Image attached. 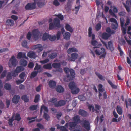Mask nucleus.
Returning a JSON list of instances; mask_svg holds the SVG:
<instances>
[{
	"mask_svg": "<svg viewBox=\"0 0 131 131\" xmlns=\"http://www.w3.org/2000/svg\"><path fill=\"white\" fill-rule=\"evenodd\" d=\"M57 129H60V131H67V130L66 128L63 126H60L59 124L56 125Z\"/></svg>",
	"mask_w": 131,
	"mask_h": 131,
	"instance_id": "nucleus-30",
	"label": "nucleus"
},
{
	"mask_svg": "<svg viewBox=\"0 0 131 131\" xmlns=\"http://www.w3.org/2000/svg\"><path fill=\"white\" fill-rule=\"evenodd\" d=\"M24 68L23 67L21 66H18L15 70V71L18 73L24 70Z\"/></svg>",
	"mask_w": 131,
	"mask_h": 131,
	"instance_id": "nucleus-27",
	"label": "nucleus"
},
{
	"mask_svg": "<svg viewBox=\"0 0 131 131\" xmlns=\"http://www.w3.org/2000/svg\"><path fill=\"white\" fill-rule=\"evenodd\" d=\"M21 118L20 117V115L18 113H16L15 117V120L18 121L20 120Z\"/></svg>",
	"mask_w": 131,
	"mask_h": 131,
	"instance_id": "nucleus-47",
	"label": "nucleus"
},
{
	"mask_svg": "<svg viewBox=\"0 0 131 131\" xmlns=\"http://www.w3.org/2000/svg\"><path fill=\"white\" fill-rule=\"evenodd\" d=\"M4 87L5 89L8 90H10L11 89V85L8 83H5Z\"/></svg>",
	"mask_w": 131,
	"mask_h": 131,
	"instance_id": "nucleus-38",
	"label": "nucleus"
},
{
	"mask_svg": "<svg viewBox=\"0 0 131 131\" xmlns=\"http://www.w3.org/2000/svg\"><path fill=\"white\" fill-rule=\"evenodd\" d=\"M35 66L34 68L35 70H37L38 72H40L42 71V69L41 68V66L39 65L37 63H36Z\"/></svg>",
	"mask_w": 131,
	"mask_h": 131,
	"instance_id": "nucleus-14",
	"label": "nucleus"
},
{
	"mask_svg": "<svg viewBox=\"0 0 131 131\" xmlns=\"http://www.w3.org/2000/svg\"><path fill=\"white\" fill-rule=\"evenodd\" d=\"M27 41L26 40H25L22 43L21 45L23 47H27Z\"/></svg>",
	"mask_w": 131,
	"mask_h": 131,
	"instance_id": "nucleus-62",
	"label": "nucleus"
},
{
	"mask_svg": "<svg viewBox=\"0 0 131 131\" xmlns=\"http://www.w3.org/2000/svg\"><path fill=\"white\" fill-rule=\"evenodd\" d=\"M125 104L126 107L127 108H128V106H131V99L130 98H129L128 99V102L129 103H128V101L127 99L125 100Z\"/></svg>",
	"mask_w": 131,
	"mask_h": 131,
	"instance_id": "nucleus-39",
	"label": "nucleus"
},
{
	"mask_svg": "<svg viewBox=\"0 0 131 131\" xmlns=\"http://www.w3.org/2000/svg\"><path fill=\"white\" fill-rule=\"evenodd\" d=\"M43 109L44 110V112H45L47 113L48 112V110L47 107L44 105H43L41 106V108L40 110V113L41 114L42 113Z\"/></svg>",
	"mask_w": 131,
	"mask_h": 131,
	"instance_id": "nucleus-29",
	"label": "nucleus"
},
{
	"mask_svg": "<svg viewBox=\"0 0 131 131\" xmlns=\"http://www.w3.org/2000/svg\"><path fill=\"white\" fill-rule=\"evenodd\" d=\"M6 72L7 71L6 70L3 71L1 75V78H3L5 77Z\"/></svg>",
	"mask_w": 131,
	"mask_h": 131,
	"instance_id": "nucleus-60",
	"label": "nucleus"
},
{
	"mask_svg": "<svg viewBox=\"0 0 131 131\" xmlns=\"http://www.w3.org/2000/svg\"><path fill=\"white\" fill-rule=\"evenodd\" d=\"M108 47L109 49L111 51H113L114 49V48L113 46V43L112 41H110L108 42Z\"/></svg>",
	"mask_w": 131,
	"mask_h": 131,
	"instance_id": "nucleus-31",
	"label": "nucleus"
},
{
	"mask_svg": "<svg viewBox=\"0 0 131 131\" xmlns=\"http://www.w3.org/2000/svg\"><path fill=\"white\" fill-rule=\"evenodd\" d=\"M78 114L84 117L88 115V112L82 109H80L78 111Z\"/></svg>",
	"mask_w": 131,
	"mask_h": 131,
	"instance_id": "nucleus-11",
	"label": "nucleus"
},
{
	"mask_svg": "<svg viewBox=\"0 0 131 131\" xmlns=\"http://www.w3.org/2000/svg\"><path fill=\"white\" fill-rule=\"evenodd\" d=\"M40 98V95L39 94H37L35 96L34 102L35 103L37 102L39 100Z\"/></svg>",
	"mask_w": 131,
	"mask_h": 131,
	"instance_id": "nucleus-53",
	"label": "nucleus"
},
{
	"mask_svg": "<svg viewBox=\"0 0 131 131\" xmlns=\"http://www.w3.org/2000/svg\"><path fill=\"white\" fill-rule=\"evenodd\" d=\"M69 87L71 90L74 89L76 87L75 83L73 82H70L69 84Z\"/></svg>",
	"mask_w": 131,
	"mask_h": 131,
	"instance_id": "nucleus-22",
	"label": "nucleus"
},
{
	"mask_svg": "<svg viewBox=\"0 0 131 131\" xmlns=\"http://www.w3.org/2000/svg\"><path fill=\"white\" fill-rule=\"evenodd\" d=\"M31 36V32H28L27 35V38L28 40L30 39Z\"/></svg>",
	"mask_w": 131,
	"mask_h": 131,
	"instance_id": "nucleus-64",
	"label": "nucleus"
},
{
	"mask_svg": "<svg viewBox=\"0 0 131 131\" xmlns=\"http://www.w3.org/2000/svg\"><path fill=\"white\" fill-rule=\"evenodd\" d=\"M6 23L7 25L10 26H13L14 24V21L12 19H7Z\"/></svg>",
	"mask_w": 131,
	"mask_h": 131,
	"instance_id": "nucleus-26",
	"label": "nucleus"
},
{
	"mask_svg": "<svg viewBox=\"0 0 131 131\" xmlns=\"http://www.w3.org/2000/svg\"><path fill=\"white\" fill-rule=\"evenodd\" d=\"M26 57L25 53L21 52H19L17 56V58L18 59H20L22 58H26Z\"/></svg>",
	"mask_w": 131,
	"mask_h": 131,
	"instance_id": "nucleus-17",
	"label": "nucleus"
},
{
	"mask_svg": "<svg viewBox=\"0 0 131 131\" xmlns=\"http://www.w3.org/2000/svg\"><path fill=\"white\" fill-rule=\"evenodd\" d=\"M108 83L114 89H116L117 88V86L113 84L111 81L110 80H108L107 81Z\"/></svg>",
	"mask_w": 131,
	"mask_h": 131,
	"instance_id": "nucleus-52",
	"label": "nucleus"
},
{
	"mask_svg": "<svg viewBox=\"0 0 131 131\" xmlns=\"http://www.w3.org/2000/svg\"><path fill=\"white\" fill-rule=\"evenodd\" d=\"M27 56L31 58H35V53L32 52H29L27 54Z\"/></svg>",
	"mask_w": 131,
	"mask_h": 131,
	"instance_id": "nucleus-28",
	"label": "nucleus"
},
{
	"mask_svg": "<svg viewBox=\"0 0 131 131\" xmlns=\"http://www.w3.org/2000/svg\"><path fill=\"white\" fill-rule=\"evenodd\" d=\"M56 91L60 93H62L64 91V88L61 85H59L57 86L56 88Z\"/></svg>",
	"mask_w": 131,
	"mask_h": 131,
	"instance_id": "nucleus-19",
	"label": "nucleus"
},
{
	"mask_svg": "<svg viewBox=\"0 0 131 131\" xmlns=\"http://www.w3.org/2000/svg\"><path fill=\"white\" fill-rule=\"evenodd\" d=\"M52 66L54 68H58L60 67V64L59 63H53L52 64Z\"/></svg>",
	"mask_w": 131,
	"mask_h": 131,
	"instance_id": "nucleus-46",
	"label": "nucleus"
},
{
	"mask_svg": "<svg viewBox=\"0 0 131 131\" xmlns=\"http://www.w3.org/2000/svg\"><path fill=\"white\" fill-rule=\"evenodd\" d=\"M116 110L117 113L119 115H121L122 113V108L120 106H117L116 107Z\"/></svg>",
	"mask_w": 131,
	"mask_h": 131,
	"instance_id": "nucleus-36",
	"label": "nucleus"
},
{
	"mask_svg": "<svg viewBox=\"0 0 131 131\" xmlns=\"http://www.w3.org/2000/svg\"><path fill=\"white\" fill-rule=\"evenodd\" d=\"M123 5L128 12H129L130 11V9L129 7L128 6L126 5L124 3L123 4Z\"/></svg>",
	"mask_w": 131,
	"mask_h": 131,
	"instance_id": "nucleus-63",
	"label": "nucleus"
},
{
	"mask_svg": "<svg viewBox=\"0 0 131 131\" xmlns=\"http://www.w3.org/2000/svg\"><path fill=\"white\" fill-rule=\"evenodd\" d=\"M65 28L66 30L71 32L73 31V29L72 28L69 24H67L65 26Z\"/></svg>",
	"mask_w": 131,
	"mask_h": 131,
	"instance_id": "nucleus-23",
	"label": "nucleus"
},
{
	"mask_svg": "<svg viewBox=\"0 0 131 131\" xmlns=\"http://www.w3.org/2000/svg\"><path fill=\"white\" fill-rule=\"evenodd\" d=\"M78 51L77 49L74 47L70 48L67 50V52L69 54L72 52H77Z\"/></svg>",
	"mask_w": 131,
	"mask_h": 131,
	"instance_id": "nucleus-21",
	"label": "nucleus"
},
{
	"mask_svg": "<svg viewBox=\"0 0 131 131\" xmlns=\"http://www.w3.org/2000/svg\"><path fill=\"white\" fill-rule=\"evenodd\" d=\"M57 56L56 53L53 52L48 54V57L51 59H53L56 58Z\"/></svg>",
	"mask_w": 131,
	"mask_h": 131,
	"instance_id": "nucleus-20",
	"label": "nucleus"
},
{
	"mask_svg": "<svg viewBox=\"0 0 131 131\" xmlns=\"http://www.w3.org/2000/svg\"><path fill=\"white\" fill-rule=\"evenodd\" d=\"M32 33L33 38L36 40L38 39L39 35L40 32L38 30L35 29L33 30L32 32Z\"/></svg>",
	"mask_w": 131,
	"mask_h": 131,
	"instance_id": "nucleus-7",
	"label": "nucleus"
},
{
	"mask_svg": "<svg viewBox=\"0 0 131 131\" xmlns=\"http://www.w3.org/2000/svg\"><path fill=\"white\" fill-rule=\"evenodd\" d=\"M37 4L39 7H41L44 6L45 3L44 2H39L37 3Z\"/></svg>",
	"mask_w": 131,
	"mask_h": 131,
	"instance_id": "nucleus-45",
	"label": "nucleus"
},
{
	"mask_svg": "<svg viewBox=\"0 0 131 131\" xmlns=\"http://www.w3.org/2000/svg\"><path fill=\"white\" fill-rule=\"evenodd\" d=\"M38 106L37 105H32L29 108V109L30 110L34 111L36 110L37 109Z\"/></svg>",
	"mask_w": 131,
	"mask_h": 131,
	"instance_id": "nucleus-50",
	"label": "nucleus"
},
{
	"mask_svg": "<svg viewBox=\"0 0 131 131\" xmlns=\"http://www.w3.org/2000/svg\"><path fill=\"white\" fill-rule=\"evenodd\" d=\"M43 68L45 69L51 70L52 69L51 64V63H49L44 65Z\"/></svg>",
	"mask_w": 131,
	"mask_h": 131,
	"instance_id": "nucleus-24",
	"label": "nucleus"
},
{
	"mask_svg": "<svg viewBox=\"0 0 131 131\" xmlns=\"http://www.w3.org/2000/svg\"><path fill=\"white\" fill-rule=\"evenodd\" d=\"M14 116H13L10 119L8 120V124L10 126H12L13 122L14 121Z\"/></svg>",
	"mask_w": 131,
	"mask_h": 131,
	"instance_id": "nucleus-51",
	"label": "nucleus"
},
{
	"mask_svg": "<svg viewBox=\"0 0 131 131\" xmlns=\"http://www.w3.org/2000/svg\"><path fill=\"white\" fill-rule=\"evenodd\" d=\"M92 28L91 27H89L88 29L89 37H92V40H94L95 38V36L94 34H92ZM91 44L92 45L95 46L94 47V48H99L101 45V44H98L97 41L96 40H92L91 42Z\"/></svg>",
	"mask_w": 131,
	"mask_h": 131,
	"instance_id": "nucleus-2",
	"label": "nucleus"
},
{
	"mask_svg": "<svg viewBox=\"0 0 131 131\" xmlns=\"http://www.w3.org/2000/svg\"><path fill=\"white\" fill-rule=\"evenodd\" d=\"M16 60L15 57L13 56L9 60L8 64L9 67L11 68L12 66L15 67L16 65Z\"/></svg>",
	"mask_w": 131,
	"mask_h": 131,
	"instance_id": "nucleus-6",
	"label": "nucleus"
},
{
	"mask_svg": "<svg viewBox=\"0 0 131 131\" xmlns=\"http://www.w3.org/2000/svg\"><path fill=\"white\" fill-rule=\"evenodd\" d=\"M55 15L59 18L60 20H63L64 18L63 16L61 14H59L58 15L56 14Z\"/></svg>",
	"mask_w": 131,
	"mask_h": 131,
	"instance_id": "nucleus-54",
	"label": "nucleus"
},
{
	"mask_svg": "<svg viewBox=\"0 0 131 131\" xmlns=\"http://www.w3.org/2000/svg\"><path fill=\"white\" fill-rule=\"evenodd\" d=\"M50 35L46 32L45 33L43 36L42 39L43 41H45L49 39Z\"/></svg>",
	"mask_w": 131,
	"mask_h": 131,
	"instance_id": "nucleus-32",
	"label": "nucleus"
},
{
	"mask_svg": "<svg viewBox=\"0 0 131 131\" xmlns=\"http://www.w3.org/2000/svg\"><path fill=\"white\" fill-rule=\"evenodd\" d=\"M21 99L23 100L25 102H28L29 101V97L26 95H23L21 97Z\"/></svg>",
	"mask_w": 131,
	"mask_h": 131,
	"instance_id": "nucleus-33",
	"label": "nucleus"
},
{
	"mask_svg": "<svg viewBox=\"0 0 131 131\" xmlns=\"http://www.w3.org/2000/svg\"><path fill=\"white\" fill-rule=\"evenodd\" d=\"M66 104V102L64 100H60L54 104V106L56 107H59L63 106Z\"/></svg>",
	"mask_w": 131,
	"mask_h": 131,
	"instance_id": "nucleus-10",
	"label": "nucleus"
},
{
	"mask_svg": "<svg viewBox=\"0 0 131 131\" xmlns=\"http://www.w3.org/2000/svg\"><path fill=\"white\" fill-rule=\"evenodd\" d=\"M60 21L57 18H56L54 19V24L52 23H50L49 24V30H52L54 28H59L60 27Z\"/></svg>",
	"mask_w": 131,
	"mask_h": 131,
	"instance_id": "nucleus-3",
	"label": "nucleus"
},
{
	"mask_svg": "<svg viewBox=\"0 0 131 131\" xmlns=\"http://www.w3.org/2000/svg\"><path fill=\"white\" fill-rule=\"evenodd\" d=\"M56 84V82L52 80H50L49 82L48 85L49 87L51 89L55 88Z\"/></svg>",
	"mask_w": 131,
	"mask_h": 131,
	"instance_id": "nucleus-13",
	"label": "nucleus"
},
{
	"mask_svg": "<svg viewBox=\"0 0 131 131\" xmlns=\"http://www.w3.org/2000/svg\"><path fill=\"white\" fill-rule=\"evenodd\" d=\"M79 91V89L76 87L74 89L71 90V93L73 94H76L78 93Z\"/></svg>",
	"mask_w": 131,
	"mask_h": 131,
	"instance_id": "nucleus-40",
	"label": "nucleus"
},
{
	"mask_svg": "<svg viewBox=\"0 0 131 131\" xmlns=\"http://www.w3.org/2000/svg\"><path fill=\"white\" fill-rule=\"evenodd\" d=\"M35 49H38L40 52L42 51L43 49V48L42 45L40 44H37L35 46Z\"/></svg>",
	"mask_w": 131,
	"mask_h": 131,
	"instance_id": "nucleus-35",
	"label": "nucleus"
},
{
	"mask_svg": "<svg viewBox=\"0 0 131 131\" xmlns=\"http://www.w3.org/2000/svg\"><path fill=\"white\" fill-rule=\"evenodd\" d=\"M76 123L73 122H70L69 123V129L70 130H72L74 129L75 127L77 125Z\"/></svg>",
	"mask_w": 131,
	"mask_h": 131,
	"instance_id": "nucleus-15",
	"label": "nucleus"
},
{
	"mask_svg": "<svg viewBox=\"0 0 131 131\" xmlns=\"http://www.w3.org/2000/svg\"><path fill=\"white\" fill-rule=\"evenodd\" d=\"M78 54L77 53H72L71 55V57L69 58L68 60L70 61H74L78 58Z\"/></svg>",
	"mask_w": 131,
	"mask_h": 131,
	"instance_id": "nucleus-8",
	"label": "nucleus"
},
{
	"mask_svg": "<svg viewBox=\"0 0 131 131\" xmlns=\"http://www.w3.org/2000/svg\"><path fill=\"white\" fill-rule=\"evenodd\" d=\"M115 24H112V28L113 29L116 30L118 28V24L117 22V23H115Z\"/></svg>",
	"mask_w": 131,
	"mask_h": 131,
	"instance_id": "nucleus-58",
	"label": "nucleus"
},
{
	"mask_svg": "<svg viewBox=\"0 0 131 131\" xmlns=\"http://www.w3.org/2000/svg\"><path fill=\"white\" fill-rule=\"evenodd\" d=\"M53 4L56 6H57L60 5V3L58 1V0H54L53 2Z\"/></svg>",
	"mask_w": 131,
	"mask_h": 131,
	"instance_id": "nucleus-61",
	"label": "nucleus"
},
{
	"mask_svg": "<svg viewBox=\"0 0 131 131\" xmlns=\"http://www.w3.org/2000/svg\"><path fill=\"white\" fill-rule=\"evenodd\" d=\"M20 97L19 95H15L13 97L12 101L13 103L17 104L19 101Z\"/></svg>",
	"mask_w": 131,
	"mask_h": 131,
	"instance_id": "nucleus-12",
	"label": "nucleus"
},
{
	"mask_svg": "<svg viewBox=\"0 0 131 131\" xmlns=\"http://www.w3.org/2000/svg\"><path fill=\"white\" fill-rule=\"evenodd\" d=\"M25 76L26 74L25 72H23L19 75V77L21 80H25L26 78V77H25Z\"/></svg>",
	"mask_w": 131,
	"mask_h": 131,
	"instance_id": "nucleus-37",
	"label": "nucleus"
},
{
	"mask_svg": "<svg viewBox=\"0 0 131 131\" xmlns=\"http://www.w3.org/2000/svg\"><path fill=\"white\" fill-rule=\"evenodd\" d=\"M70 34L68 32H66L63 35L64 38L68 40L69 39L70 37Z\"/></svg>",
	"mask_w": 131,
	"mask_h": 131,
	"instance_id": "nucleus-25",
	"label": "nucleus"
},
{
	"mask_svg": "<svg viewBox=\"0 0 131 131\" xmlns=\"http://www.w3.org/2000/svg\"><path fill=\"white\" fill-rule=\"evenodd\" d=\"M43 117L47 121H48L50 118V117L49 115L47 113H46L45 112H44Z\"/></svg>",
	"mask_w": 131,
	"mask_h": 131,
	"instance_id": "nucleus-44",
	"label": "nucleus"
},
{
	"mask_svg": "<svg viewBox=\"0 0 131 131\" xmlns=\"http://www.w3.org/2000/svg\"><path fill=\"white\" fill-rule=\"evenodd\" d=\"M57 101V99L54 98H52L49 100L50 102L53 103L54 105L55 103H57V102H56Z\"/></svg>",
	"mask_w": 131,
	"mask_h": 131,
	"instance_id": "nucleus-59",
	"label": "nucleus"
},
{
	"mask_svg": "<svg viewBox=\"0 0 131 131\" xmlns=\"http://www.w3.org/2000/svg\"><path fill=\"white\" fill-rule=\"evenodd\" d=\"M121 26V27L124 26V19L123 18L121 17L120 19Z\"/></svg>",
	"mask_w": 131,
	"mask_h": 131,
	"instance_id": "nucleus-56",
	"label": "nucleus"
},
{
	"mask_svg": "<svg viewBox=\"0 0 131 131\" xmlns=\"http://www.w3.org/2000/svg\"><path fill=\"white\" fill-rule=\"evenodd\" d=\"M56 38V37L55 35L51 36L50 35L49 39L50 41H54Z\"/></svg>",
	"mask_w": 131,
	"mask_h": 131,
	"instance_id": "nucleus-42",
	"label": "nucleus"
},
{
	"mask_svg": "<svg viewBox=\"0 0 131 131\" xmlns=\"http://www.w3.org/2000/svg\"><path fill=\"white\" fill-rule=\"evenodd\" d=\"M106 31L107 32L109 33V34H113L115 33V31L113 30H111L110 28L108 27L107 28Z\"/></svg>",
	"mask_w": 131,
	"mask_h": 131,
	"instance_id": "nucleus-49",
	"label": "nucleus"
},
{
	"mask_svg": "<svg viewBox=\"0 0 131 131\" xmlns=\"http://www.w3.org/2000/svg\"><path fill=\"white\" fill-rule=\"evenodd\" d=\"M64 72L67 74L65 77L64 80L66 81V79H67V82H68L70 80H72L74 78L75 73L74 70L72 69H69L68 68H64Z\"/></svg>",
	"mask_w": 131,
	"mask_h": 131,
	"instance_id": "nucleus-1",
	"label": "nucleus"
},
{
	"mask_svg": "<svg viewBox=\"0 0 131 131\" xmlns=\"http://www.w3.org/2000/svg\"><path fill=\"white\" fill-rule=\"evenodd\" d=\"M27 63L26 61L24 59H21L20 61V64L24 67H25L27 66Z\"/></svg>",
	"mask_w": 131,
	"mask_h": 131,
	"instance_id": "nucleus-34",
	"label": "nucleus"
},
{
	"mask_svg": "<svg viewBox=\"0 0 131 131\" xmlns=\"http://www.w3.org/2000/svg\"><path fill=\"white\" fill-rule=\"evenodd\" d=\"M103 85L101 84H99L98 85V90L99 91V99L102 96V94L101 93L105 91L104 89L103 88Z\"/></svg>",
	"mask_w": 131,
	"mask_h": 131,
	"instance_id": "nucleus-9",
	"label": "nucleus"
},
{
	"mask_svg": "<svg viewBox=\"0 0 131 131\" xmlns=\"http://www.w3.org/2000/svg\"><path fill=\"white\" fill-rule=\"evenodd\" d=\"M81 122L83 127L87 131H89L90 129V124L89 122L86 120H83Z\"/></svg>",
	"mask_w": 131,
	"mask_h": 131,
	"instance_id": "nucleus-5",
	"label": "nucleus"
},
{
	"mask_svg": "<svg viewBox=\"0 0 131 131\" xmlns=\"http://www.w3.org/2000/svg\"><path fill=\"white\" fill-rule=\"evenodd\" d=\"M38 73V72L36 71L32 72L30 76V78H31L35 77L37 75Z\"/></svg>",
	"mask_w": 131,
	"mask_h": 131,
	"instance_id": "nucleus-55",
	"label": "nucleus"
},
{
	"mask_svg": "<svg viewBox=\"0 0 131 131\" xmlns=\"http://www.w3.org/2000/svg\"><path fill=\"white\" fill-rule=\"evenodd\" d=\"M12 78V73L10 72H8L6 76V81H9Z\"/></svg>",
	"mask_w": 131,
	"mask_h": 131,
	"instance_id": "nucleus-41",
	"label": "nucleus"
},
{
	"mask_svg": "<svg viewBox=\"0 0 131 131\" xmlns=\"http://www.w3.org/2000/svg\"><path fill=\"white\" fill-rule=\"evenodd\" d=\"M101 51H99L97 49L95 50V52L96 55H99L102 54L100 57V58L101 59L102 58H105L106 54V52L104 48H101Z\"/></svg>",
	"mask_w": 131,
	"mask_h": 131,
	"instance_id": "nucleus-4",
	"label": "nucleus"
},
{
	"mask_svg": "<svg viewBox=\"0 0 131 131\" xmlns=\"http://www.w3.org/2000/svg\"><path fill=\"white\" fill-rule=\"evenodd\" d=\"M101 27V23H98L95 26V27L96 31H98L100 30Z\"/></svg>",
	"mask_w": 131,
	"mask_h": 131,
	"instance_id": "nucleus-48",
	"label": "nucleus"
},
{
	"mask_svg": "<svg viewBox=\"0 0 131 131\" xmlns=\"http://www.w3.org/2000/svg\"><path fill=\"white\" fill-rule=\"evenodd\" d=\"M73 119L74 121V122L76 123L77 124L80 123L81 122L80 117L78 115H76L74 116L73 117Z\"/></svg>",
	"mask_w": 131,
	"mask_h": 131,
	"instance_id": "nucleus-16",
	"label": "nucleus"
},
{
	"mask_svg": "<svg viewBox=\"0 0 131 131\" xmlns=\"http://www.w3.org/2000/svg\"><path fill=\"white\" fill-rule=\"evenodd\" d=\"M111 36V35L110 34L105 32L102 34L101 35V37L102 39L107 40Z\"/></svg>",
	"mask_w": 131,
	"mask_h": 131,
	"instance_id": "nucleus-18",
	"label": "nucleus"
},
{
	"mask_svg": "<svg viewBox=\"0 0 131 131\" xmlns=\"http://www.w3.org/2000/svg\"><path fill=\"white\" fill-rule=\"evenodd\" d=\"M95 74L101 80H104V78L99 73L97 72H95Z\"/></svg>",
	"mask_w": 131,
	"mask_h": 131,
	"instance_id": "nucleus-43",
	"label": "nucleus"
},
{
	"mask_svg": "<svg viewBox=\"0 0 131 131\" xmlns=\"http://www.w3.org/2000/svg\"><path fill=\"white\" fill-rule=\"evenodd\" d=\"M88 108L90 111L91 110L93 112L95 111V110L94 108V107L92 105H90L88 106Z\"/></svg>",
	"mask_w": 131,
	"mask_h": 131,
	"instance_id": "nucleus-57",
	"label": "nucleus"
}]
</instances>
